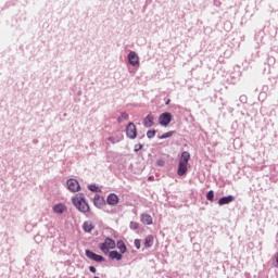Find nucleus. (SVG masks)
<instances>
[{"instance_id":"24","label":"nucleus","mask_w":278,"mask_h":278,"mask_svg":"<svg viewBox=\"0 0 278 278\" xmlns=\"http://www.w3.org/2000/svg\"><path fill=\"white\" fill-rule=\"evenodd\" d=\"M274 260H275L274 266H275V268H278V252H277V254L275 255Z\"/></svg>"},{"instance_id":"29","label":"nucleus","mask_w":278,"mask_h":278,"mask_svg":"<svg viewBox=\"0 0 278 278\" xmlns=\"http://www.w3.org/2000/svg\"><path fill=\"white\" fill-rule=\"evenodd\" d=\"M109 140L112 142V137H110Z\"/></svg>"},{"instance_id":"9","label":"nucleus","mask_w":278,"mask_h":278,"mask_svg":"<svg viewBox=\"0 0 278 278\" xmlns=\"http://www.w3.org/2000/svg\"><path fill=\"white\" fill-rule=\"evenodd\" d=\"M236 198L233 195L223 197L218 200V205H229V203H233Z\"/></svg>"},{"instance_id":"21","label":"nucleus","mask_w":278,"mask_h":278,"mask_svg":"<svg viewBox=\"0 0 278 278\" xmlns=\"http://www.w3.org/2000/svg\"><path fill=\"white\" fill-rule=\"evenodd\" d=\"M147 137L148 138H155V130H148Z\"/></svg>"},{"instance_id":"10","label":"nucleus","mask_w":278,"mask_h":278,"mask_svg":"<svg viewBox=\"0 0 278 278\" xmlns=\"http://www.w3.org/2000/svg\"><path fill=\"white\" fill-rule=\"evenodd\" d=\"M106 203L109 205H118V195L116 193H111L106 198Z\"/></svg>"},{"instance_id":"22","label":"nucleus","mask_w":278,"mask_h":278,"mask_svg":"<svg viewBox=\"0 0 278 278\" xmlns=\"http://www.w3.org/2000/svg\"><path fill=\"white\" fill-rule=\"evenodd\" d=\"M129 227L130 229H138L139 225L136 222H130Z\"/></svg>"},{"instance_id":"5","label":"nucleus","mask_w":278,"mask_h":278,"mask_svg":"<svg viewBox=\"0 0 278 278\" xmlns=\"http://www.w3.org/2000/svg\"><path fill=\"white\" fill-rule=\"evenodd\" d=\"M126 136L130 138V140H135V138L138 136V130L136 128V124L129 123L126 127Z\"/></svg>"},{"instance_id":"26","label":"nucleus","mask_w":278,"mask_h":278,"mask_svg":"<svg viewBox=\"0 0 278 278\" xmlns=\"http://www.w3.org/2000/svg\"><path fill=\"white\" fill-rule=\"evenodd\" d=\"M157 166H164V164H166V162H164V160H159L156 161Z\"/></svg>"},{"instance_id":"1","label":"nucleus","mask_w":278,"mask_h":278,"mask_svg":"<svg viewBox=\"0 0 278 278\" xmlns=\"http://www.w3.org/2000/svg\"><path fill=\"white\" fill-rule=\"evenodd\" d=\"M73 205L79 210L83 214H88L90 212V205L86 201V198H84L83 193L76 194L72 198Z\"/></svg>"},{"instance_id":"8","label":"nucleus","mask_w":278,"mask_h":278,"mask_svg":"<svg viewBox=\"0 0 278 278\" xmlns=\"http://www.w3.org/2000/svg\"><path fill=\"white\" fill-rule=\"evenodd\" d=\"M128 62L132 66H140V59L138 58V54L136 52H134V51H131L128 54Z\"/></svg>"},{"instance_id":"14","label":"nucleus","mask_w":278,"mask_h":278,"mask_svg":"<svg viewBox=\"0 0 278 278\" xmlns=\"http://www.w3.org/2000/svg\"><path fill=\"white\" fill-rule=\"evenodd\" d=\"M83 229L86 233H90V231H92V229H94V224H92V222H85L83 224Z\"/></svg>"},{"instance_id":"28","label":"nucleus","mask_w":278,"mask_h":278,"mask_svg":"<svg viewBox=\"0 0 278 278\" xmlns=\"http://www.w3.org/2000/svg\"><path fill=\"white\" fill-rule=\"evenodd\" d=\"M90 273H97V268L94 266L89 267Z\"/></svg>"},{"instance_id":"2","label":"nucleus","mask_w":278,"mask_h":278,"mask_svg":"<svg viewBox=\"0 0 278 278\" xmlns=\"http://www.w3.org/2000/svg\"><path fill=\"white\" fill-rule=\"evenodd\" d=\"M190 162V152L184 151L179 159L177 175L184 177L188 173V163Z\"/></svg>"},{"instance_id":"25","label":"nucleus","mask_w":278,"mask_h":278,"mask_svg":"<svg viewBox=\"0 0 278 278\" xmlns=\"http://www.w3.org/2000/svg\"><path fill=\"white\" fill-rule=\"evenodd\" d=\"M101 201H103L101 198H96V199H94V205H96V207H99V204H98V203H101Z\"/></svg>"},{"instance_id":"23","label":"nucleus","mask_w":278,"mask_h":278,"mask_svg":"<svg viewBox=\"0 0 278 278\" xmlns=\"http://www.w3.org/2000/svg\"><path fill=\"white\" fill-rule=\"evenodd\" d=\"M88 189H89L91 192H97L98 187H97L96 185H90V186L88 187Z\"/></svg>"},{"instance_id":"15","label":"nucleus","mask_w":278,"mask_h":278,"mask_svg":"<svg viewBox=\"0 0 278 278\" xmlns=\"http://www.w3.org/2000/svg\"><path fill=\"white\" fill-rule=\"evenodd\" d=\"M153 121L154 117L151 114L147 115V117L143 119L144 127H153Z\"/></svg>"},{"instance_id":"12","label":"nucleus","mask_w":278,"mask_h":278,"mask_svg":"<svg viewBox=\"0 0 278 278\" xmlns=\"http://www.w3.org/2000/svg\"><path fill=\"white\" fill-rule=\"evenodd\" d=\"M141 223H143V225H153V217H151L149 214H142Z\"/></svg>"},{"instance_id":"11","label":"nucleus","mask_w":278,"mask_h":278,"mask_svg":"<svg viewBox=\"0 0 278 278\" xmlns=\"http://www.w3.org/2000/svg\"><path fill=\"white\" fill-rule=\"evenodd\" d=\"M65 210H66V205L62 203H59L53 206L54 214H64Z\"/></svg>"},{"instance_id":"7","label":"nucleus","mask_w":278,"mask_h":278,"mask_svg":"<svg viewBox=\"0 0 278 278\" xmlns=\"http://www.w3.org/2000/svg\"><path fill=\"white\" fill-rule=\"evenodd\" d=\"M86 256L89 260H92L93 262H105V257L90 251V250H86Z\"/></svg>"},{"instance_id":"4","label":"nucleus","mask_w":278,"mask_h":278,"mask_svg":"<svg viewBox=\"0 0 278 278\" xmlns=\"http://www.w3.org/2000/svg\"><path fill=\"white\" fill-rule=\"evenodd\" d=\"M170 121H173V115L168 112L161 114L159 117V123L162 127H168V125H170Z\"/></svg>"},{"instance_id":"20","label":"nucleus","mask_w":278,"mask_h":278,"mask_svg":"<svg viewBox=\"0 0 278 278\" xmlns=\"http://www.w3.org/2000/svg\"><path fill=\"white\" fill-rule=\"evenodd\" d=\"M206 199H207V201H214V191L213 190L207 192Z\"/></svg>"},{"instance_id":"3","label":"nucleus","mask_w":278,"mask_h":278,"mask_svg":"<svg viewBox=\"0 0 278 278\" xmlns=\"http://www.w3.org/2000/svg\"><path fill=\"white\" fill-rule=\"evenodd\" d=\"M99 249L104 255H108L112 249H116V241L106 238L104 242L99 245Z\"/></svg>"},{"instance_id":"17","label":"nucleus","mask_w":278,"mask_h":278,"mask_svg":"<svg viewBox=\"0 0 278 278\" xmlns=\"http://www.w3.org/2000/svg\"><path fill=\"white\" fill-rule=\"evenodd\" d=\"M153 242H154V239H153V236H148L144 240V248L146 249H151V247H153Z\"/></svg>"},{"instance_id":"27","label":"nucleus","mask_w":278,"mask_h":278,"mask_svg":"<svg viewBox=\"0 0 278 278\" xmlns=\"http://www.w3.org/2000/svg\"><path fill=\"white\" fill-rule=\"evenodd\" d=\"M135 247H136V249H140V240L139 239L135 240Z\"/></svg>"},{"instance_id":"16","label":"nucleus","mask_w":278,"mask_h":278,"mask_svg":"<svg viewBox=\"0 0 278 278\" xmlns=\"http://www.w3.org/2000/svg\"><path fill=\"white\" fill-rule=\"evenodd\" d=\"M121 253H127V245H125V242L123 240L117 241V244H115Z\"/></svg>"},{"instance_id":"19","label":"nucleus","mask_w":278,"mask_h":278,"mask_svg":"<svg viewBox=\"0 0 278 278\" xmlns=\"http://www.w3.org/2000/svg\"><path fill=\"white\" fill-rule=\"evenodd\" d=\"M173 136H175V130H172V131H168V132L163 134V135L160 137V139H161V140H164V139H166V138H173Z\"/></svg>"},{"instance_id":"13","label":"nucleus","mask_w":278,"mask_h":278,"mask_svg":"<svg viewBox=\"0 0 278 278\" xmlns=\"http://www.w3.org/2000/svg\"><path fill=\"white\" fill-rule=\"evenodd\" d=\"M110 260H116L117 262H121L123 260V254L118 253L117 251H111L109 252Z\"/></svg>"},{"instance_id":"18","label":"nucleus","mask_w":278,"mask_h":278,"mask_svg":"<svg viewBox=\"0 0 278 278\" xmlns=\"http://www.w3.org/2000/svg\"><path fill=\"white\" fill-rule=\"evenodd\" d=\"M124 121H129V114L122 113L121 116L117 118V123H124Z\"/></svg>"},{"instance_id":"6","label":"nucleus","mask_w":278,"mask_h":278,"mask_svg":"<svg viewBox=\"0 0 278 278\" xmlns=\"http://www.w3.org/2000/svg\"><path fill=\"white\" fill-rule=\"evenodd\" d=\"M67 188L71 192H79V190H81V186H79V181L73 178L67 180Z\"/></svg>"}]
</instances>
